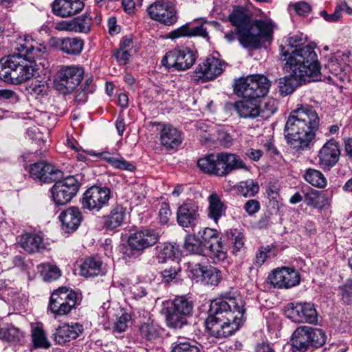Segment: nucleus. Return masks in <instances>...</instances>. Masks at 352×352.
Instances as JSON below:
<instances>
[{"instance_id":"09e8293b","label":"nucleus","mask_w":352,"mask_h":352,"mask_svg":"<svg viewBox=\"0 0 352 352\" xmlns=\"http://www.w3.org/2000/svg\"><path fill=\"white\" fill-rule=\"evenodd\" d=\"M287 42L288 43V47L289 49L285 50V47L280 45V54L282 56L287 57V56H290V53L292 50H296L299 47H302V45L304 43V38H302V34H295L291 36H289L287 38Z\"/></svg>"},{"instance_id":"9b49d317","label":"nucleus","mask_w":352,"mask_h":352,"mask_svg":"<svg viewBox=\"0 0 352 352\" xmlns=\"http://www.w3.org/2000/svg\"><path fill=\"white\" fill-rule=\"evenodd\" d=\"M197 59V55L188 48H175L168 51L163 56L161 64L172 71H185L190 68Z\"/></svg>"},{"instance_id":"dca6fc26","label":"nucleus","mask_w":352,"mask_h":352,"mask_svg":"<svg viewBox=\"0 0 352 352\" xmlns=\"http://www.w3.org/2000/svg\"><path fill=\"white\" fill-rule=\"evenodd\" d=\"M285 312L287 318L296 323L316 324L318 321L315 305L311 302H291Z\"/></svg>"},{"instance_id":"2f4dec72","label":"nucleus","mask_w":352,"mask_h":352,"mask_svg":"<svg viewBox=\"0 0 352 352\" xmlns=\"http://www.w3.org/2000/svg\"><path fill=\"white\" fill-rule=\"evenodd\" d=\"M94 155L104 160L114 168L130 172H133L135 170V166L132 162L126 161L123 157L118 153H111L108 151H102L94 154Z\"/></svg>"},{"instance_id":"e2e57ef3","label":"nucleus","mask_w":352,"mask_h":352,"mask_svg":"<svg viewBox=\"0 0 352 352\" xmlns=\"http://www.w3.org/2000/svg\"><path fill=\"white\" fill-rule=\"evenodd\" d=\"M260 208V203L256 199H249L243 206V209L250 216H252L258 212Z\"/></svg>"},{"instance_id":"5fc2aeb1","label":"nucleus","mask_w":352,"mask_h":352,"mask_svg":"<svg viewBox=\"0 0 352 352\" xmlns=\"http://www.w3.org/2000/svg\"><path fill=\"white\" fill-rule=\"evenodd\" d=\"M304 201L307 206L314 208L321 206V196L319 192L314 189H311L305 195Z\"/></svg>"},{"instance_id":"338daca9","label":"nucleus","mask_w":352,"mask_h":352,"mask_svg":"<svg viewBox=\"0 0 352 352\" xmlns=\"http://www.w3.org/2000/svg\"><path fill=\"white\" fill-rule=\"evenodd\" d=\"M320 16L323 17L325 21L328 22H336L338 21L341 17L342 14L340 12L339 8H336L335 11L333 14H329L327 11L322 10L320 12Z\"/></svg>"},{"instance_id":"9d476101","label":"nucleus","mask_w":352,"mask_h":352,"mask_svg":"<svg viewBox=\"0 0 352 352\" xmlns=\"http://www.w3.org/2000/svg\"><path fill=\"white\" fill-rule=\"evenodd\" d=\"M193 304L185 296H177L167 308L166 321L169 327L180 329L187 324V319L192 315Z\"/></svg>"},{"instance_id":"5701e85b","label":"nucleus","mask_w":352,"mask_h":352,"mask_svg":"<svg viewBox=\"0 0 352 352\" xmlns=\"http://www.w3.org/2000/svg\"><path fill=\"white\" fill-rule=\"evenodd\" d=\"M340 155L338 142L334 139H331L319 151L318 164L323 169L329 170L338 162Z\"/></svg>"},{"instance_id":"ddd939ff","label":"nucleus","mask_w":352,"mask_h":352,"mask_svg":"<svg viewBox=\"0 0 352 352\" xmlns=\"http://www.w3.org/2000/svg\"><path fill=\"white\" fill-rule=\"evenodd\" d=\"M79 182L74 177L69 176L57 179L51 188V193L56 205H65L75 197L79 190Z\"/></svg>"},{"instance_id":"393cba45","label":"nucleus","mask_w":352,"mask_h":352,"mask_svg":"<svg viewBox=\"0 0 352 352\" xmlns=\"http://www.w3.org/2000/svg\"><path fill=\"white\" fill-rule=\"evenodd\" d=\"M84 6L80 0H54L52 3V10L54 15L67 18L78 14Z\"/></svg>"},{"instance_id":"39448f33","label":"nucleus","mask_w":352,"mask_h":352,"mask_svg":"<svg viewBox=\"0 0 352 352\" xmlns=\"http://www.w3.org/2000/svg\"><path fill=\"white\" fill-rule=\"evenodd\" d=\"M197 166L204 173L223 177L239 169H246L240 156L234 153L221 152L211 153L200 158Z\"/></svg>"},{"instance_id":"052dcab7","label":"nucleus","mask_w":352,"mask_h":352,"mask_svg":"<svg viewBox=\"0 0 352 352\" xmlns=\"http://www.w3.org/2000/svg\"><path fill=\"white\" fill-rule=\"evenodd\" d=\"M0 100L15 104L19 100V97L11 89H0Z\"/></svg>"},{"instance_id":"4c0bfd02","label":"nucleus","mask_w":352,"mask_h":352,"mask_svg":"<svg viewBox=\"0 0 352 352\" xmlns=\"http://www.w3.org/2000/svg\"><path fill=\"white\" fill-rule=\"evenodd\" d=\"M208 217L216 223L225 214L226 207L217 193H212L208 198Z\"/></svg>"},{"instance_id":"f8f14e48","label":"nucleus","mask_w":352,"mask_h":352,"mask_svg":"<svg viewBox=\"0 0 352 352\" xmlns=\"http://www.w3.org/2000/svg\"><path fill=\"white\" fill-rule=\"evenodd\" d=\"M202 243L204 256H208L217 261H223L226 258L221 241V237L217 230L204 228L198 232Z\"/></svg>"},{"instance_id":"774afa93","label":"nucleus","mask_w":352,"mask_h":352,"mask_svg":"<svg viewBox=\"0 0 352 352\" xmlns=\"http://www.w3.org/2000/svg\"><path fill=\"white\" fill-rule=\"evenodd\" d=\"M218 140L221 144L225 148L230 147L233 144L232 136L226 132H219L218 135Z\"/></svg>"},{"instance_id":"37998d69","label":"nucleus","mask_w":352,"mask_h":352,"mask_svg":"<svg viewBox=\"0 0 352 352\" xmlns=\"http://www.w3.org/2000/svg\"><path fill=\"white\" fill-rule=\"evenodd\" d=\"M171 352H201V349L195 341L184 340L173 342Z\"/></svg>"},{"instance_id":"aec40b11","label":"nucleus","mask_w":352,"mask_h":352,"mask_svg":"<svg viewBox=\"0 0 352 352\" xmlns=\"http://www.w3.org/2000/svg\"><path fill=\"white\" fill-rule=\"evenodd\" d=\"M30 177L43 183H52L62 178L63 172L46 161H39L30 165Z\"/></svg>"},{"instance_id":"a18cd8bd","label":"nucleus","mask_w":352,"mask_h":352,"mask_svg":"<svg viewBox=\"0 0 352 352\" xmlns=\"http://www.w3.org/2000/svg\"><path fill=\"white\" fill-rule=\"evenodd\" d=\"M93 79L91 77L87 78L83 84V87L78 91L74 102L78 105L85 104L88 98V95L92 94L95 91V86L93 84Z\"/></svg>"},{"instance_id":"69168bd1","label":"nucleus","mask_w":352,"mask_h":352,"mask_svg":"<svg viewBox=\"0 0 352 352\" xmlns=\"http://www.w3.org/2000/svg\"><path fill=\"white\" fill-rule=\"evenodd\" d=\"M206 269V266L201 265L199 263L195 264L191 268L190 272L192 274L193 278L196 280L197 282H202L204 278V273H205Z\"/></svg>"},{"instance_id":"c03bdc74","label":"nucleus","mask_w":352,"mask_h":352,"mask_svg":"<svg viewBox=\"0 0 352 352\" xmlns=\"http://www.w3.org/2000/svg\"><path fill=\"white\" fill-rule=\"evenodd\" d=\"M239 193L245 197H250L256 195L259 190V186L253 179L242 181L237 185Z\"/></svg>"},{"instance_id":"6ab92c4d","label":"nucleus","mask_w":352,"mask_h":352,"mask_svg":"<svg viewBox=\"0 0 352 352\" xmlns=\"http://www.w3.org/2000/svg\"><path fill=\"white\" fill-rule=\"evenodd\" d=\"M268 280L274 288L289 289L300 284L299 273L293 268L283 267L274 270L268 276Z\"/></svg>"},{"instance_id":"0e129e2a","label":"nucleus","mask_w":352,"mask_h":352,"mask_svg":"<svg viewBox=\"0 0 352 352\" xmlns=\"http://www.w3.org/2000/svg\"><path fill=\"white\" fill-rule=\"evenodd\" d=\"M113 56L120 65H125L130 59L131 54L127 50L118 49L116 50Z\"/></svg>"},{"instance_id":"f03ea898","label":"nucleus","mask_w":352,"mask_h":352,"mask_svg":"<svg viewBox=\"0 0 352 352\" xmlns=\"http://www.w3.org/2000/svg\"><path fill=\"white\" fill-rule=\"evenodd\" d=\"M320 119L315 109L299 104L288 117L284 135L287 142L296 151L309 148L319 126Z\"/></svg>"},{"instance_id":"f257e3e1","label":"nucleus","mask_w":352,"mask_h":352,"mask_svg":"<svg viewBox=\"0 0 352 352\" xmlns=\"http://www.w3.org/2000/svg\"><path fill=\"white\" fill-rule=\"evenodd\" d=\"M240 303L230 293H225L211 302L206 324L212 336L228 338L240 329L245 313L241 300Z\"/></svg>"},{"instance_id":"49530a36","label":"nucleus","mask_w":352,"mask_h":352,"mask_svg":"<svg viewBox=\"0 0 352 352\" xmlns=\"http://www.w3.org/2000/svg\"><path fill=\"white\" fill-rule=\"evenodd\" d=\"M38 269L43 279L45 281H52L58 279L60 276L59 268L49 263H42L38 265Z\"/></svg>"},{"instance_id":"0eeeda50","label":"nucleus","mask_w":352,"mask_h":352,"mask_svg":"<svg viewBox=\"0 0 352 352\" xmlns=\"http://www.w3.org/2000/svg\"><path fill=\"white\" fill-rule=\"evenodd\" d=\"M80 302V296L76 292L66 287H61L52 293L48 310L55 317L65 316L75 309Z\"/></svg>"},{"instance_id":"e433bc0d","label":"nucleus","mask_w":352,"mask_h":352,"mask_svg":"<svg viewBox=\"0 0 352 352\" xmlns=\"http://www.w3.org/2000/svg\"><path fill=\"white\" fill-rule=\"evenodd\" d=\"M102 273V261L100 258L90 256L85 258L80 266V274L85 277H94Z\"/></svg>"},{"instance_id":"473e14b6","label":"nucleus","mask_w":352,"mask_h":352,"mask_svg":"<svg viewBox=\"0 0 352 352\" xmlns=\"http://www.w3.org/2000/svg\"><path fill=\"white\" fill-rule=\"evenodd\" d=\"M239 100L234 103V109L243 118H255L261 113L259 107L254 99Z\"/></svg>"},{"instance_id":"bb28decb","label":"nucleus","mask_w":352,"mask_h":352,"mask_svg":"<svg viewBox=\"0 0 352 352\" xmlns=\"http://www.w3.org/2000/svg\"><path fill=\"white\" fill-rule=\"evenodd\" d=\"M91 17L84 14L69 21H63L56 25V29L62 31H69L79 33H88L90 31Z\"/></svg>"},{"instance_id":"13d9d810","label":"nucleus","mask_w":352,"mask_h":352,"mask_svg":"<svg viewBox=\"0 0 352 352\" xmlns=\"http://www.w3.org/2000/svg\"><path fill=\"white\" fill-rule=\"evenodd\" d=\"M141 335L146 340H151L157 336V332L153 324L144 323L140 327Z\"/></svg>"},{"instance_id":"4d7b16f0","label":"nucleus","mask_w":352,"mask_h":352,"mask_svg":"<svg viewBox=\"0 0 352 352\" xmlns=\"http://www.w3.org/2000/svg\"><path fill=\"white\" fill-rule=\"evenodd\" d=\"M180 254L179 247L177 244H166L162 251V254L164 257L170 258L171 260L179 257Z\"/></svg>"},{"instance_id":"864d4df0","label":"nucleus","mask_w":352,"mask_h":352,"mask_svg":"<svg viewBox=\"0 0 352 352\" xmlns=\"http://www.w3.org/2000/svg\"><path fill=\"white\" fill-rule=\"evenodd\" d=\"M339 294L342 300L346 304L352 302V280L347 279L339 287Z\"/></svg>"},{"instance_id":"7c9ffc66","label":"nucleus","mask_w":352,"mask_h":352,"mask_svg":"<svg viewBox=\"0 0 352 352\" xmlns=\"http://www.w3.org/2000/svg\"><path fill=\"white\" fill-rule=\"evenodd\" d=\"M19 245L28 253L38 252L45 248L43 237L36 233H25L20 236Z\"/></svg>"},{"instance_id":"7ed1b4c3","label":"nucleus","mask_w":352,"mask_h":352,"mask_svg":"<svg viewBox=\"0 0 352 352\" xmlns=\"http://www.w3.org/2000/svg\"><path fill=\"white\" fill-rule=\"evenodd\" d=\"M229 21L235 27L240 44L246 49H260L266 42L273 39V25L271 23L255 20L251 22L241 10H234L229 16Z\"/></svg>"},{"instance_id":"72a5a7b5","label":"nucleus","mask_w":352,"mask_h":352,"mask_svg":"<svg viewBox=\"0 0 352 352\" xmlns=\"http://www.w3.org/2000/svg\"><path fill=\"white\" fill-rule=\"evenodd\" d=\"M201 36L204 38H208V34L206 28L203 25L190 28V23H187L180 28L171 31L168 34V38L175 39L180 37H194Z\"/></svg>"},{"instance_id":"4468645a","label":"nucleus","mask_w":352,"mask_h":352,"mask_svg":"<svg viewBox=\"0 0 352 352\" xmlns=\"http://www.w3.org/2000/svg\"><path fill=\"white\" fill-rule=\"evenodd\" d=\"M111 190L107 187L93 186L89 188L81 199L82 208L90 212H99L108 205Z\"/></svg>"},{"instance_id":"a878e982","label":"nucleus","mask_w":352,"mask_h":352,"mask_svg":"<svg viewBox=\"0 0 352 352\" xmlns=\"http://www.w3.org/2000/svg\"><path fill=\"white\" fill-rule=\"evenodd\" d=\"M82 331V325L78 322L65 323L56 329L53 333L54 340L56 344H65L77 338Z\"/></svg>"},{"instance_id":"f704fd0d","label":"nucleus","mask_w":352,"mask_h":352,"mask_svg":"<svg viewBox=\"0 0 352 352\" xmlns=\"http://www.w3.org/2000/svg\"><path fill=\"white\" fill-rule=\"evenodd\" d=\"M31 338L34 349H48L51 346L47 334L43 328V324L41 322L30 324Z\"/></svg>"},{"instance_id":"b1692460","label":"nucleus","mask_w":352,"mask_h":352,"mask_svg":"<svg viewBox=\"0 0 352 352\" xmlns=\"http://www.w3.org/2000/svg\"><path fill=\"white\" fill-rule=\"evenodd\" d=\"M126 217V208L120 204L111 206L109 213L101 218L102 228L106 231H114L122 226Z\"/></svg>"},{"instance_id":"cd10ccee","label":"nucleus","mask_w":352,"mask_h":352,"mask_svg":"<svg viewBox=\"0 0 352 352\" xmlns=\"http://www.w3.org/2000/svg\"><path fill=\"white\" fill-rule=\"evenodd\" d=\"M182 133L170 124H162L160 131L161 145L168 150L177 148L182 142Z\"/></svg>"},{"instance_id":"680f3d73","label":"nucleus","mask_w":352,"mask_h":352,"mask_svg":"<svg viewBox=\"0 0 352 352\" xmlns=\"http://www.w3.org/2000/svg\"><path fill=\"white\" fill-rule=\"evenodd\" d=\"M172 212L170 209V206L167 203H162L159 211L160 221L162 224H166L168 223Z\"/></svg>"},{"instance_id":"20e7f679","label":"nucleus","mask_w":352,"mask_h":352,"mask_svg":"<svg viewBox=\"0 0 352 352\" xmlns=\"http://www.w3.org/2000/svg\"><path fill=\"white\" fill-rule=\"evenodd\" d=\"M47 47L30 36H25L16 44L13 54L0 59V80L10 84L12 74L18 66L19 60L23 59L30 63L45 58Z\"/></svg>"},{"instance_id":"79ce46f5","label":"nucleus","mask_w":352,"mask_h":352,"mask_svg":"<svg viewBox=\"0 0 352 352\" xmlns=\"http://www.w3.org/2000/svg\"><path fill=\"white\" fill-rule=\"evenodd\" d=\"M184 248L189 253L204 256L202 243L197 234H188L186 236Z\"/></svg>"},{"instance_id":"4be33fe9","label":"nucleus","mask_w":352,"mask_h":352,"mask_svg":"<svg viewBox=\"0 0 352 352\" xmlns=\"http://www.w3.org/2000/svg\"><path fill=\"white\" fill-rule=\"evenodd\" d=\"M199 217V206L193 201L184 203L177 211V221L184 228H193L198 223Z\"/></svg>"},{"instance_id":"8fccbe9b","label":"nucleus","mask_w":352,"mask_h":352,"mask_svg":"<svg viewBox=\"0 0 352 352\" xmlns=\"http://www.w3.org/2000/svg\"><path fill=\"white\" fill-rule=\"evenodd\" d=\"M309 336L310 338H309L311 344V347H321L326 342V333L321 329L309 327Z\"/></svg>"},{"instance_id":"c756f323","label":"nucleus","mask_w":352,"mask_h":352,"mask_svg":"<svg viewBox=\"0 0 352 352\" xmlns=\"http://www.w3.org/2000/svg\"><path fill=\"white\" fill-rule=\"evenodd\" d=\"M59 219L65 232H70L78 228L82 220V215L78 208L70 207L60 214Z\"/></svg>"},{"instance_id":"c9c22d12","label":"nucleus","mask_w":352,"mask_h":352,"mask_svg":"<svg viewBox=\"0 0 352 352\" xmlns=\"http://www.w3.org/2000/svg\"><path fill=\"white\" fill-rule=\"evenodd\" d=\"M32 64H24L23 59L19 60L10 84L20 85L30 80L34 72V67Z\"/></svg>"},{"instance_id":"ea45409f","label":"nucleus","mask_w":352,"mask_h":352,"mask_svg":"<svg viewBox=\"0 0 352 352\" xmlns=\"http://www.w3.org/2000/svg\"><path fill=\"white\" fill-rule=\"evenodd\" d=\"M84 42L82 39L77 37H67L61 39L59 48L67 54L78 55L83 49Z\"/></svg>"},{"instance_id":"c85d7f7f","label":"nucleus","mask_w":352,"mask_h":352,"mask_svg":"<svg viewBox=\"0 0 352 352\" xmlns=\"http://www.w3.org/2000/svg\"><path fill=\"white\" fill-rule=\"evenodd\" d=\"M309 327L300 326L295 329L290 340L292 352H306L310 347Z\"/></svg>"},{"instance_id":"de8ad7c7","label":"nucleus","mask_w":352,"mask_h":352,"mask_svg":"<svg viewBox=\"0 0 352 352\" xmlns=\"http://www.w3.org/2000/svg\"><path fill=\"white\" fill-rule=\"evenodd\" d=\"M221 279V271L212 266H206L201 283L205 285L216 286Z\"/></svg>"},{"instance_id":"603ef678","label":"nucleus","mask_w":352,"mask_h":352,"mask_svg":"<svg viewBox=\"0 0 352 352\" xmlns=\"http://www.w3.org/2000/svg\"><path fill=\"white\" fill-rule=\"evenodd\" d=\"M131 320V316L127 313H123L121 316L116 318V322L113 324L112 331L113 333H121L124 332L128 327V323Z\"/></svg>"},{"instance_id":"423d86ee","label":"nucleus","mask_w":352,"mask_h":352,"mask_svg":"<svg viewBox=\"0 0 352 352\" xmlns=\"http://www.w3.org/2000/svg\"><path fill=\"white\" fill-rule=\"evenodd\" d=\"M285 64L314 80L320 74V65L313 46L307 45L292 50Z\"/></svg>"},{"instance_id":"f3484780","label":"nucleus","mask_w":352,"mask_h":352,"mask_svg":"<svg viewBox=\"0 0 352 352\" xmlns=\"http://www.w3.org/2000/svg\"><path fill=\"white\" fill-rule=\"evenodd\" d=\"M219 54L214 52L198 65L194 72V79L197 82L213 80L223 71L225 63L219 58Z\"/></svg>"},{"instance_id":"1a4fd4ad","label":"nucleus","mask_w":352,"mask_h":352,"mask_svg":"<svg viewBox=\"0 0 352 352\" xmlns=\"http://www.w3.org/2000/svg\"><path fill=\"white\" fill-rule=\"evenodd\" d=\"M84 74L85 70L81 66L62 65L55 76V87L58 91L69 94L80 83Z\"/></svg>"},{"instance_id":"2eb2a0df","label":"nucleus","mask_w":352,"mask_h":352,"mask_svg":"<svg viewBox=\"0 0 352 352\" xmlns=\"http://www.w3.org/2000/svg\"><path fill=\"white\" fill-rule=\"evenodd\" d=\"M159 239V233L151 228H143L131 233L127 240L130 249L126 250L124 255L130 257L133 250L141 252L155 245Z\"/></svg>"},{"instance_id":"58836bf2","label":"nucleus","mask_w":352,"mask_h":352,"mask_svg":"<svg viewBox=\"0 0 352 352\" xmlns=\"http://www.w3.org/2000/svg\"><path fill=\"white\" fill-rule=\"evenodd\" d=\"M24 338V332L19 327L12 324H0V339L8 341L18 342Z\"/></svg>"},{"instance_id":"a211bd4d","label":"nucleus","mask_w":352,"mask_h":352,"mask_svg":"<svg viewBox=\"0 0 352 352\" xmlns=\"http://www.w3.org/2000/svg\"><path fill=\"white\" fill-rule=\"evenodd\" d=\"M147 12L151 19L168 26L175 24L178 19L175 6L168 0L155 1L148 7Z\"/></svg>"},{"instance_id":"a19ab883","label":"nucleus","mask_w":352,"mask_h":352,"mask_svg":"<svg viewBox=\"0 0 352 352\" xmlns=\"http://www.w3.org/2000/svg\"><path fill=\"white\" fill-rule=\"evenodd\" d=\"M303 177L307 182L317 188H323L327 185V180L322 172L314 168L306 169Z\"/></svg>"},{"instance_id":"3c124183","label":"nucleus","mask_w":352,"mask_h":352,"mask_svg":"<svg viewBox=\"0 0 352 352\" xmlns=\"http://www.w3.org/2000/svg\"><path fill=\"white\" fill-rule=\"evenodd\" d=\"M181 268L178 264L174 263L169 267H166L161 272L162 280L164 283H169L177 279Z\"/></svg>"},{"instance_id":"6e6552de","label":"nucleus","mask_w":352,"mask_h":352,"mask_svg":"<svg viewBox=\"0 0 352 352\" xmlns=\"http://www.w3.org/2000/svg\"><path fill=\"white\" fill-rule=\"evenodd\" d=\"M266 76L260 74L239 78L235 83L234 91L244 98L256 99L265 96L270 89Z\"/></svg>"},{"instance_id":"6e6d98bb","label":"nucleus","mask_w":352,"mask_h":352,"mask_svg":"<svg viewBox=\"0 0 352 352\" xmlns=\"http://www.w3.org/2000/svg\"><path fill=\"white\" fill-rule=\"evenodd\" d=\"M228 236L232 241L234 248L237 251L242 249L244 246V235L240 230L237 229L230 230L228 232Z\"/></svg>"},{"instance_id":"412c9836","label":"nucleus","mask_w":352,"mask_h":352,"mask_svg":"<svg viewBox=\"0 0 352 352\" xmlns=\"http://www.w3.org/2000/svg\"><path fill=\"white\" fill-rule=\"evenodd\" d=\"M284 69L289 75L278 79L279 91L282 96L291 94L297 87L311 81L306 75L300 73L299 71L297 72L296 69L292 68L287 64L285 65Z\"/></svg>"},{"instance_id":"bf43d9fd","label":"nucleus","mask_w":352,"mask_h":352,"mask_svg":"<svg viewBox=\"0 0 352 352\" xmlns=\"http://www.w3.org/2000/svg\"><path fill=\"white\" fill-rule=\"evenodd\" d=\"M270 250V248L268 245L265 247L262 246L258 249L255 257V266L261 267L265 263L269 256Z\"/></svg>"}]
</instances>
